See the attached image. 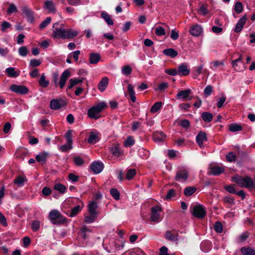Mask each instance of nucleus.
Instances as JSON below:
<instances>
[{
    "instance_id": "1",
    "label": "nucleus",
    "mask_w": 255,
    "mask_h": 255,
    "mask_svg": "<svg viewBox=\"0 0 255 255\" xmlns=\"http://www.w3.org/2000/svg\"><path fill=\"white\" fill-rule=\"evenodd\" d=\"M59 25V23L57 22L55 23L53 25V37L54 38L70 39L73 38L77 35V32L71 29H65L63 24H61L60 27H58Z\"/></svg>"
},
{
    "instance_id": "2",
    "label": "nucleus",
    "mask_w": 255,
    "mask_h": 255,
    "mask_svg": "<svg viewBox=\"0 0 255 255\" xmlns=\"http://www.w3.org/2000/svg\"><path fill=\"white\" fill-rule=\"evenodd\" d=\"M239 186L251 189H255V184L253 179L249 176L243 177L236 175L232 178Z\"/></svg>"
},
{
    "instance_id": "3",
    "label": "nucleus",
    "mask_w": 255,
    "mask_h": 255,
    "mask_svg": "<svg viewBox=\"0 0 255 255\" xmlns=\"http://www.w3.org/2000/svg\"><path fill=\"white\" fill-rule=\"evenodd\" d=\"M106 108H107V105L105 103H99L96 106L93 107L88 110V115L90 118L97 120L100 117L99 114Z\"/></svg>"
},
{
    "instance_id": "4",
    "label": "nucleus",
    "mask_w": 255,
    "mask_h": 255,
    "mask_svg": "<svg viewBox=\"0 0 255 255\" xmlns=\"http://www.w3.org/2000/svg\"><path fill=\"white\" fill-rule=\"evenodd\" d=\"M49 219L54 225L64 224L66 222V218L56 210H53L50 212L48 215Z\"/></svg>"
},
{
    "instance_id": "5",
    "label": "nucleus",
    "mask_w": 255,
    "mask_h": 255,
    "mask_svg": "<svg viewBox=\"0 0 255 255\" xmlns=\"http://www.w3.org/2000/svg\"><path fill=\"white\" fill-rule=\"evenodd\" d=\"M70 76V72L69 70H66L62 74L60 80L59 82H58V74L57 73H54L53 74V81L54 83V85L56 87L59 86L61 89H63L65 85L66 81L68 79V78Z\"/></svg>"
},
{
    "instance_id": "6",
    "label": "nucleus",
    "mask_w": 255,
    "mask_h": 255,
    "mask_svg": "<svg viewBox=\"0 0 255 255\" xmlns=\"http://www.w3.org/2000/svg\"><path fill=\"white\" fill-rule=\"evenodd\" d=\"M192 213L194 217L203 219L206 215V211L202 205H198L193 207Z\"/></svg>"
},
{
    "instance_id": "7",
    "label": "nucleus",
    "mask_w": 255,
    "mask_h": 255,
    "mask_svg": "<svg viewBox=\"0 0 255 255\" xmlns=\"http://www.w3.org/2000/svg\"><path fill=\"white\" fill-rule=\"evenodd\" d=\"M161 211V208L157 205L153 207L151 209V221L153 222L158 223L161 219L160 213Z\"/></svg>"
},
{
    "instance_id": "8",
    "label": "nucleus",
    "mask_w": 255,
    "mask_h": 255,
    "mask_svg": "<svg viewBox=\"0 0 255 255\" xmlns=\"http://www.w3.org/2000/svg\"><path fill=\"white\" fill-rule=\"evenodd\" d=\"M10 90L16 93L21 95H24L28 93V89L27 87L23 85H17L13 84L10 86Z\"/></svg>"
},
{
    "instance_id": "9",
    "label": "nucleus",
    "mask_w": 255,
    "mask_h": 255,
    "mask_svg": "<svg viewBox=\"0 0 255 255\" xmlns=\"http://www.w3.org/2000/svg\"><path fill=\"white\" fill-rule=\"evenodd\" d=\"M66 105V103L65 101L62 99H53L50 101V108L51 109L57 110L62 107L65 106Z\"/></svg>"
},
{
    "instance_id": "10",
    "label": "nucleus",
    "mask_w": 255,
    "mask_h": 255,
    "mask_svg": "<svg viewBox=\"0 0 255 255\" xmlns=\"http://www.w3.org/2000/svg\"><path fill=\"white\" fill-rule=\"evenodd\" d=\"M21 11L28 21L32 22L34 21V13L30 8L27 6H23L21 7Z\"/></svg>"
},
{
    "instance_id": "11",
    "label": "nucleus",
    "mask_w": 255,
    "mask_h": 255,
    "mask_svg": "<svg viewBox=\"0 0 255 255\" xmlns=\"http://www.w3.org/2000/svg\"><path fill=\"white\" fill-rule=\"evenodd\" d=\"M191 91L190 89H186L185 90H181L176 95V98L179 100H182L183 101L190 100L191 98H189Z\"/></svg>"
},
{
    "instance_id": "12",
    "label": "nucleus",
    "mask_w": 255,
    "mask_h": 255,
    "mask_svg": "<svg viewBox=\"0 0 255 255\" xmlns=\"http://www.w3.org/2000/svg\"><path fill=\"white\" fill-rule=\"evenodd\" d=\"M188 177V173L187 170L183 169L178 171L175 177V180L176 181H186Z\"/></svg>"
},
{
    "instance_id": "13",
    "label": "nucleus",
    "mask_w": 255,
    "mask_h": 255,
    "mask_svg": "<svg viewBox=\"0 0 255 255\" xmlns=\"http://www.w3.org/2000/svg\"><path fill=\"white\" fill-rule=\"evenodd\" d=\"M247 19V17L246 15H244L240 19L239 21L236 25L235 28L234 29V31L235 32L239 33L242 31L244 25L246 23Z\"/></svg>"
},
{
    "instance_id": "14",
    "label": "nucleus",
    "mask_w": 255,
    "mask_h": 255,
    "mask_svg": "<svg viewBox=\"0 0 255 255\" xmlns=\"http://www.w3.org/2000/svg\"><path fill=\"white\" fill-rule=\"evenodd\" d=\"M104 168V164L100 162H94L91 165V169L95 174L101 172Z\"/></svg>"
},
{
    "instance_id": "15",
    "label": "nucleus",
    "mask_w": 255,
    "mask_h": 255,
    "mask_svg": "<svg viewBox=\"0 0 255 255\" xmlns=\"http://www.w3.org/2000/svg\"><path fill=\"white\" fill-rule=\"evenodd\" d=\"M207 140L206 134L203 131H200L196 136V140L200 147L203 146V141Z\"/></svg>"
},
{
    "instance_id": "16",
    "label": "nucleus",
    "mask_w": 255,
    "mask_h": 255,
    "mask_svg": "<svg viewBox=\"0 0 255 255\" xmlns=\"http://www.w3.org/2000/svg\"><path fill=\"white\" fill-rule=\"evenodd\" d=\"M99 134L100 133L98 132H90L88 142L91 144H94L98 142L100 140Z\"/></svg>"
},
{
    "instance_id": "17",
    "label": "nucleus",
    "mask_w": 255,
    "mask_h": 255,
    "mask_svg": "<svg viewBox=\"0 0 255 255\" xmlns=\"http://www.w3.org/2000/svg\"><path fill=\"white\" fill-rule=\"evenodd\" d=\"M178 73V75L187 76L189 74L190 70L188 68L187 65L185 63H183L179 65Z\"/></svg>"
},
{
    "instance_id": "18",
    "label": "nucleus",
    "mask_w": 255,
    "mask_h": 255,
    "mask_svg": "<svg viewBox=\"0 0 255 255\" xmlns=\"http://www.w3.org/2000/svg\"><path fill=\"white\" fill-rule=\"evenodd\" d=\"M191 34L195 36H199L202 32V28L199 25H193L190 30Z\"/></svg>"
},
{
    "instance_id": "19",
    "label": "nucleus",
    "mask_w": 255,
    "mask_h": 255,
    "mask_svg": "<svg viewBox=\"0 0 255 255\" xmlns=\"http://www.w3.org/2000/svg\"><path fill=\"white\" fill-rule=\"evenodd\" d=\"M97 209L98 204L95 201H92L88 205V211L90 214H94L97 216L98 215Z\"/></svg>"
},
{
    "instance_id": "20",
    "label": "nucleus",
    "mask_w": 255,
    "mask_h": 255,
    "mask_svg": "<svg viewBox=\"0 0 255 255\" xmlns=\"http://www.w3.org/2000/svg\"><path fill=\"white\" fill-rule=\"evenodd\" d=\"M109 79L107 77H103L99 82L98 87L101 92H104L108 85Z\"/></svg>"
},
{
    "instance_id": "21",
    "label": "nucleus",
    "mask_w": 255,
    "mask_h": 255,
    "mask_svg": "<svg viewBox=\"0 0 255 255\" xmlns=\"http://www.w3.org/2000/svg\"><path fill=\"white\" fill-rule=\"evenodd\" d=\"M224 171V169L223 167L215 166L211 168L210 171L209 172L208 174L209 175L212 174L217 176L223 173Z\"/></svg>"
},
{
    "instance_id": "22",
    "label": "nucleus",
    "mask_w": 255,
    "mask_h": 255,
    "mask_svg": "<svg viewBox=\"0 0 255 255\" xmlns=\"http://www.w3.org/2000/svg\"><path fill=\"white\" fill-rule=\"evenodd\" d=\"M165 237L166 240L170 241L176 242L178 241V234H172L171 231L169 230L166 231Z\"/></svg>"
},
{
    "instance_id": "23",
    "label": "nucleus",
    "mask_w": 255,
    "mask_h": 255,
    "mask_svg": "<svg viewBox=\"0 0 255 255\" xmlns=\"http://www.w3.org/2000/svg\"><path fill=\"white\" fill-rule=\"evenodd\" d=\"M166 137L162 132H156L153 134V139L155 142H162Z\"/></svg>"
},
{
    "instance_id": "24",
    "label": "nucleus",
    "mask_w": 255,
    "mask_h": 255,
    "mask_svg": "<svg viewBox=\"0 0 255 255\" xmlns=\"http://www.w3.org/2000/svg\"><path fill=\"white\" fill-rule=\"evenodd\" d=\"M49 154L48 152H43L36 156L35 159L37 162L45 164Z\"/></svg>"
},
{
    "instance_id": "25",
    "label": "nucleus",
    "mask_w": 255,
    "mask_h": 255,
    "mask_svg": "<svg viewBox=\"0 0 255 255\" xmlns=\"http://www.w3.org/2000/svg\"><path fill=\"white\" fill-rule=\"evenodd\" d=\"M100 55L97 53H92L90 54L89 61L91 64H97L100 60Z\"/></svg>"
},
{
    "instance_id": "26",
    "label": "nucleus",
    "mask_w": 255,
    "mask_h": 255,
    "mask_svg": "<svg viewBox=\"0 0 255 255\" xmlns=\"http://www.w3.org/2000/svg\"><path fill=\"white\" fill-rule=\"evenodd\" d=\"M110 151L114 156L116 157H119L123 154V151L118 144H117L115 146L111 147Z\"/></svg>"
},
{
    "instance_id": "27",
    "label": "nucleus",
    "mask_w": 255,
    "mask_h": 255,
    "mask_svg": "<svg viewBox=\"0 0 255 255\" xmlns=\"http://www.w3.org/2000/svg\"><path fill=\"white\" fill-rule=\"evenodd\" d=\"M5 73L8 77H17L19 75V71H15V68L13 67L7 68L5 70Z\"/></svg>"
},
{
    "instance_id": "28",
    "label": "nucleus",
    "mask_w": 255,
    "mask_h": 255,
    "mask_svg": "<svg viewBox=\"0 0 255 255\" xmlns=\"http://www.w3.org/2000/svg\"><path fill=\"white\" fill-rule=\"evenodd\" d=\"M26 181L27 179L25 177L18 176L15 178L13 183L20 187L23 186L24 183Z\"/></svg>"
},
{
    "instance_id": "29",
    "label": "nucleus",
    "mask_w": 255,
    "mask_h": 255,
    "mask_svg": "<svg viewBox=\"0 0 255 255\" xmlns=\"http://www.w3.org/2000/svg\"><path fill=\"white\" fill-rule=\"evenodd\" d=\"M163 54L171 58H174L177 55V52L172 48L164 49L163 51Z\"/></svg>"
},
{
    "instance_id": "30",
    "label": "nucleus",
    "mask_w": 255,
    "mask_h": 255,
    "mask_svg": "<svg viewBox=\"0 0 255 255\" xmlns=\"http://www.w3.org/2000/svg\"><path fill=\"white\" fill-rule=\"evenodd\" d=\"M128 89L131 101L132 102H135L136 100V97L135 96V92L133 90V86L131 84H129L128 86Z\"/></svg>"
},
{
    "instance_id": "31",
    "label": "nucleus",
    "mask_w": 255,
    "mask_h": 255,
    "mask_svg": "<svg viewBox=\"0 0 255 255\" xmlns=\"http://www.w3.org/2000/svg\"><path fill=\"white\" fill-rule=\"evenodd\" d=\"M101 17L105 19L108 25H112L114 24L113 20L111 18L110 15L107 12L105 11L102 12Z\"/></svg>"
},
{
    "instance_id": "32",
    "label": "nucleus",
    "mask_w": 255,
    "mask_h": 255,
    "mask_svg": "<svg viewBox=\"0 0 255 255\" xmlns=\"http://www.w3.org/2000/svg\"><path fill=\"white\" fill-rule=\"evenodd\" d=\"M201 117L204 122H210L213 118V115L210 113L204 112L202 114Z\"/></svg>"
},
{
    "instance_id": "33",
    "label": "nucleus",
    "mask_w": 255,
    "mask_h": 255,
    "mask_svg": "<svg viewBox=\"0 0 255 255\" xmlns=\"http://www.w3.org/2000/svg\"><path fill=\"white\" fill-rule=\"evenodd\" d=\"M196 191V188L194 186H189L185 188L184 193L185 196H189Z\"/></svg>"
},
{
    "instance_id": "34",
    "label": "nucleus",
    "mask_w": 255,
    "mask_h": 255,
    "mask_svg": "<svg viewBox=\"0 0 255 255\" xmlns=\"http://www.w3.org/2000/svg\"><path fill=\"white\" fill-rule=\"evenodd\" d=\"M241 252L243 255H255V250L251 248H242Z\"/></svg>"
},
{
    "instance_id": "35",
    "label": "nucleus",
    "mask_w": 255,
    "mask_h": 255,
    "mask_svg": "<svg viewBox=\"0 0 255 255\" xmlns=\"http://www.w3.org/2000/svg\"><path fill=\"white\" fill-rule=\"evenodd\" d=\"M44 7L51 12H54L55 10V6L53 2L50 0H46L45 2Z\"/></svg>"
},
{
    "instance_id": "36",
    "label": "nucleus",
    "mask_w": 255,
    "mask_h": 255,
    "mask_svg": "<svg viewBox=\"0 0 255 255\" xmlns=\"http://www.w3.org/2000/svg\"><path fill=\"white\" fill-rule=\"evenodd\" d=\"M39 83L40 86H41L43 88H46L47 87L49 82L48 81L46 80V77L44 74H43L39 80Z\"/></svg>"
},
{
    "instance_id": "37",
    "label": "nucleus",
    "mask_w": 255,
    "mask_h": 255,
    "mask_svg": "<svg viewBox=\"0 0 255 255\" xmlns=\"http://www.w3.org/2000/svg\"><path fill=\"white\" fill-rule=\"evenodd\" d=\"M97 215L94 214H90L89 215H85L84 222L90 224L93 223L97 218Z\"/></svg>"
},
{
    "instance_id": "38",
    "label": "nucleus",
    "mask_w": 255,
    "mask_h": 255,
    "mask_svg": "<svg viewBox=\"0 0 255 255\" xmlns=\"http://www.w3.org/2000/svg\"><path fill=\"white\" fill-rule=\"evenodd\" d=\"M54 189L58 191L61 194H63L65 193L66 188L63 184L57 183L54 185Z\"/></svg>"
},
{
    "instance_id": "39",
    "label": "nucleus",
    "mask_w": 255,
    "mask_h": 255,
    "mask_svg": "<svg viewBox=\"0 0 255 255\" xmlns=\"http://www.w3.org/2000/svg\"><path fill=\"white\" fill-rule=\"evenodd\" d=\"M242 128V127L240 125L232 124L229 126V130L232 132L241 130Z\"/></svg>"
},
{
    "instance_id": "40",
    "label": "nucleus",
    "mask_w": 255,
    "mask_h": 255,
    "mask_svg": "<svg viewBox=\"0 0 255 255\" xmlns=\"http://www.w3.org/2000/svg\"><path fill=\"white\" fill-rule=\"evenodd\" d=\"M82 210V208L80 205H77L74 207L71 211V213L69 215V216L71 217H73L76 216L79 212H80Z\"/></svg>"
},
{
    "instance_id": "41",
    "label": "nucleus",
    "mask_w": 255,
    "mask_h": 255,
    "mask_svg": "<svg viewBox=\"0 0 255 255\" xmlns=\"http://www.w3.org/2000/svg\"><path fill=\"white\" fill-rule=\"evenodd\" d=\"M162 102H158L155 103L150 109V112L152 113H154L157 112L161 107L162 106Z\"/></svg>"
},
{
    "instance_id": "42",
    "label": "nucleus",
    "mask_w": 255,
    "mask_h": 255,
    "mask_svg": "<svg viewBox=\"0 0 255 255\" xmlns=\"http://www.w3.org/2000/svg\"><path fill=\"white\" fill-rule=\"evenodd\" d=\"M73 161L77 166H82L84 163V159L79 156H75L73 157Z\"/></svg>"
},
{
    "instance_id": "43",
    "label": "nucleus",
    "mask_w": 255,
    "mask_h": 255,
    "mask_svg": "<svg viewBox=\"0 0 255 255\" xmlns=\"http://www.w3.org/2000/svg\"><path fill=\"white\" fill-rule=\"evenodd\" d=\"M110 193L113 197L116 200L120 199V193L118 190L116 188H112L110 190Z\"/></svg>"
},
{
    "instance_id": "44",
    "label": "nucleus",
    "mask_w": 255,
    "mask_h": 255,
    "mask_svg": "<svg viewBox=\"0 0 255 255\" xmlns=\"http://www.w3.org/2000/svg\"><path fill=\"white\" fill-rule=\"evenodd\" d=\"M214 230L219 233L223 232V226L221 222H216L214 226Z\"/></svg>"
},
{
    "instance_id": "45",
    "label": "nucleus",
    "mask_w": 255,
    "mask_h": 255,
    "mask_svg": "<svg viewBox=\"0 0 255 255\" xmlns=\"http://www.w3.org/2000/svg\"><path fill=\"white\" fill-rule=\"evenodd\" d=\"M136 174V171L134 169H129L126 174V178L128 180H131L133 178Z\"/></svg>"
},
{
    "instance_id": "46",
    "label": "nucleus",
    "mask_w": 255,
    "mask_h": 255,
    "mask_svg": "<svg viewBox=\"0 0 255 255\" xmlns=\"http://www.w3.org/2000/svg\"><path fill=\"white\" fill-rule=\"evenodd\" d=\"M51 18L50 17H47L46 19L43 20L39 25V28L43 29L45 28L51 22Z\"/></svg>"
},
{
    "instance_id": "47",
    "label": "nucleus",
    "mask_w": 255,
    "mask_h": 255,
    "mask_svg": "<svg viewBox=\"0 0 255 255\" xmlns=\"http://www.w3.org/2000/svg\"><path fill=\"white\" fill-rule=\"evenodd\" d=\"M243 9L242 3L240 1L236 2L234 7V10L237 13H240Z\"/></svg>"
},
{
    "instance_id": "48",
    "label": "nucleus",
    "mask_w": 255,
    "mask_h": 255,
    "mask_svg": "<svg viewBox=\"0 0 255 255\" xmlns=\"http://www.w3.org/2000/svg\"><path fill=\"white\" fill-rule=\"evenodd\" d=\"M178 125L185 129H187L190 127V122L188 120H183L179 121Z\"/></svg>"
},
{
    "instance_id": "49",
    "label": "nucleus",
    "mask_w": 255,
    "mask_h": 255,
    "mask_svg": "<svg viewBox=\"0 0 255 255\" xmlns=\"http://www.w3.org/2000/svg\"><path fill=\"white\" fill-rule=\"evenodd\" d=\"M28 49L26 46H21L18 49V53L21 56H26L28 53Z\"/></svg>"
},
{
    "instance_id": "50",
    "label": "nucleus",
    "mask_w": 255,
    "mask_h": 255,
    "mask_svg": "<svg viewBox=\"0 0 255 255\" xmlns=\"http://www.w3.org/2000/svg\"><path fill=\"white\" fill-rule=\"evenodd\" d=\"M155 33L158 36H162L165 34V32L162 27L158 26L155 29Z\"/></svg>"
},
{
    "instance_id": "51",
    "label": "nucleus",
    "mask_w": 255,
    "mask_h": 255,
    "mask_svg": "<svg viewBox=\"0 0 255 255\" xmlns=\"http://www.w3.org/2000/svg\"><path fill=\"white\" fill-rule=\"evenodd\" d=\"M122 73L125 75H128L131 74L132 69L130 66L127 65L123 67Z\"/></svg>"
},
{
    "instance_id": "52",
    "label": "nucleus",
    "mask_w": 255,
    "mask_h": 255,
    "mask_svg": "<svg viewBox=\"0 0 255 255\" xmlns=\"http://www.w3.org/2000/svg\"><path fill=\"white\" fill-rule=\"evenodd\" d=\"M134 143V140L133 139L132 136H128L127 137V139L125 140L124 143V145L126 147L130 146L132 145Z\"/></svg>"
},
{
    "instance_id": "53",
    "label": "nucleus",
    "mask_w": 255,
    "mask_h": 255,
    "mask_svg": "<svg viewBox=\"0 0 255 255\" xmlns=\"http://www.w3.org/2000/svg\"><path fill=\"white\" fill-rule=\"evenodd\" d=\"M175 195V191L173 189H171L168 192L166 196L164 198L165 200H169L172 197H174Z\"/></svg>"
},
{
    "instance_id": "54",
    "label": "nucleus",
    "mask_w": 255,
    "mask_h": 255,
    "mask_svg": "<svg viewBox=\"0 0 255 255\" xmlns=\"http://www.w3.org/2000/svg\"><path fill=\"white\" fill-rule=\"evenodd\" d=\"M72 130H69L67 131L65 135V137L67 140V142L68 144H72Z\"/></svg>"
},
{
    "instance_id": "55",
    "label": "nucleus",
    "mask_w": 255,
    "mask_h": 255,
    "mask_svg": "<svg viewBox=\"0 0 255 255\" xmlns=\"http://www.w3.org/2000/svg\"><path fill=\"white\" fill-rule=\"evenodd\" d=\"M17 11V9L16 6L13 3H10L9 4V7L7 10V13L8 14H11V13L16 12Z\"/></svg>"
},
{
    "instance_id": "56",
    "label": "nucleus",
    "mask_w": 255,
    "mask_h": 255,
    "mask_svg": "<svg viewBox=\"0 0 255 255\" xmlns=\"http://www.w3.org/2000/svg\"><path fill=\"white\" fill-rule=\"evenodd\" d=\"M235 185L232 184L229 186H225L224 187L225 189L228 192L232 194H236V191L235 188Z\"/></svg>"
},
{
    "instance_id": "57",
    "label": "nucleus",
    "mask_w": 255,
    "mask_h": 255,
    "mask_svg": "<svg viewBox=\"0 0 255 255\" xmlns=\"http://www.w3.org/2000/svg\"><path fill=\"white\" fill-rule=\"evenodd\" d=\"M39 227H40V222L39 221L35 220L32 222V225H31V228L33 231L36 232V231H38L39 229Z\"/></svg>"
},
{
    "instance_id": "58",
    "label": "nucleus",
    "mask_w": 255,
    "mask_h": 255,
    "mask_svg": "<svg viewBox=\"0 0 255 255\" xmlns=\"http://www.w3.org/2000/svg\"><path fill=\"white\" fill-rule=\"evenodd\" d=\"M234 200V198L231 195L226 196L224 198V201L225 202L232 205H234L235 204Z\"/></svg>"
},
{
    "instance_id": "59",
    "label": "nucleus",
    "mask_w": 255,
    "mask_h": 255,
    "mask_svg": "<svg viewBox=\"0 0 255 255\" xmlns=\"http://www.w3.org/2000/svg\"><path fill=\"white\" fill-rule=\"evenodd\" d=\"M72 148V144H65L60 146L59 149L63 152H66Z\"/></svg>"
},
{
    "instance_id": "60",
    "label": "nucleus",
    "mask_w": 255,
    "mask_h": 255,
    "mask_svg": "<svg viewBox=\"0 0 255 255\" xmlns=\"http://www.w3.org/2000/svg\"><path fill=\"white\" fill-rule=\"evenodd\" d=\"M228 161L232 162L236 160V155L233 152H229L226 156Z\"/></svg>"
},
{
    "instance_id": "61",
    "label": "nucleus",
    "mask_w": 255,
    "mask_h": 255,
    "mask_svg": "<svg viewBox=\"0 0 255 255\" xmlns=\"http://www.w3.org/2000/svg\"><path fill=\"white\" fill-rule=\"evenodd\" d=\"M41 64V62L39 60L32 59L30 61V65L32 67H37Z\"/></svg>"
},
{
    "instance_id": "62",
    "label": "nucleus",
    "mask_w": 255,
    "mask_h": 255,
    "mask_svg": "<svg viewBox=\"0 0 255 255\" xmlns=\"http://www.w3.org/2000/svg\"><path fill=\"white\" fill-rule=\"evenodd\" d=\"M165 72L171 76H175L178 75V71L175 69H166L165 70Z\"/></svg>"
},
{
    "instance_id": "63",
    "label": "nucleus",
    "mask_w": 255,
    "mask_h": 255,
    "mask_svg": "<svg viewBox=\"0 0 255 255\" xmlns=\"http://www.w3.org/2000/svg\"><path fill=\"white\" fill-rule=\"evenodd\" d=\"M198 12H200L201 14H202L203 15H205L208 13V11L206 7H205V5L202 4L200 6Z\"/></svg>"
},
{
    "instance_id": "64",
    "label": "nucleus",
    "mask_w": 255,
    "mask_h": 255,
    "mask_svg": "<svg viewBox=\"0 0 255 255\" xmlns=\"http://www.w3.org/2000/svg\"><path fill=\"white\" fill-rule=\"evenodd\" d=\"M42 193L44 196H48L51 194L52 190L50 189V188L45 187L43 188L42 190Z\"/></svg>"
}]
</instances>
